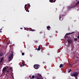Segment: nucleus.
<instances>
[{
    "instance_id": "nucleus-1",
    "label": "nucleus",
    "mask_w": 79,
    "mask_h": 79,
    "mask_svg": "<svg viewBox=\"0 0 79 79\" xmlns=\"http://www.w3.org/2000/svg\"><path fill=\"white\" fill-rule=\"evenodd\" d=\"M35 78L37 79H43L42 78V75L39 73L36 74L35 75Z\"/></svg>"
},
{
    "instance_id": "nucleus-2",
    "label": "nucleus",
    "mask_w": 79,
    "mask_h": 79,
    "mask_svg": "<svg viewBox=\"0 0 79 79\" xmlns=\"http://www.w3.org/2000/svg\"><path fill=\"white\" fill-rule=\"evenodd\" d=\"M13 53H11L10 54L9 56L8 57V61H11V60H13Z\"/></svg>"
},
{
    "instance_id": "nucleus-3",
    "label": "nucleus",
    "mask_w": 79,
    "mask_h": 79,
    "mask_svg": "<svg viewBox=\"0 0 79 79\" xmlns=\"http://www.w3.org/2000/svg\"><path fill=\"white\" fill-rule=\"evenodd\" d=\"M71 76L72 77H77L78 76V73L77 72L72 73Z\"/></svg>"
},
{
    "instance_id": "nucleus-4",
    "label": "nucleus",
    "mask_w": 79,
    "mask_h": 79,
    "mask_svg": "<svg viewBox=\"0 0 79 79\" xmlns=\"http://www.w3.org/2000/svg\"><path fill=\"white\" fill-rule=\"evenodd\" d=\"M40 66L39 64H36L34 65V68L36 69H39V68H40Z\"/></svg>"
},
{
    "instance_id": "nucleus-5",
    "label": "nucleus",
    "mask_w": 79,
    "mask_h": 79,
    "mask_svg": "<svg viewBox=\"0 0 79 79\" xmlns=\"http://www.w3.org/2000/svg\"><path fill=\"white\" fill-rule=\"evenodd\" d=\"M67 42L69 44H72L73 43L72 40L70 39L68 40Z\"/></svg>"
},
{
    "instance_id": "nucleus-6",
    "label": "nucleus",
    "mask_w": 79,
    "mask_h": 79,
    "mask_svg": "<svg viewBox=\"0 0 79 79\" xmlns=\"http://www.w3.org/2000/svg\"><path fill=\"white\" fill-rule=\"evenodd\" d=\"M27 4H26L25 5L24 8H25V10H26V11H27V12H29V10H28L29 9V7H28V8H27V10H26V6H27Z\"/></svg>"
},
{
    "instance_id": "nucleus-7",
    "label": "nucleus",
    "mask_w": 79,
    "mask_h": 79,
    "mask_svg": "<svg viewBox=\"0 0 79 79\" xmlns=\"http://www.w3.org/2000/svg\"><path fill=\"white\" fill-rule=\"evenodd\" d=\"M56 0H50L49 2H51V3H55V2H56Z\"/></svg>"
},
{
    "instance_id": "nucleus-8",
    "label": "nucleus",
    "mask_w": 79,
    "mask_h": 79,
    "mask_svg": "<svg viewBox=\"0 0 79 79\" xmlns=\"http://www.w3.org/2000/svg\"><path fill=\"white\" fill-rule=\"evenodd\" d=\"M30 30H28L29 31H35V30H34V29H32L31 28H30Z\"/></svg>"
},
{
    "instance_id": "nucleus-9",
    "label": "nucleus",
    "mask_w": 79,
    "mask_h": 79,
    "mask_svg": "<svg viewBox=\"0 0 79 79\" xmlns=\"http://www.w3.org/2000/svg\"><path fill=\"white\" fill-rule=\"evenodd\" d=\"M3 60H4V59L3 58H1L0 59V63H2V62L3 61Z\"/></svg>"
},
{
    "instance_id": "nucleus-10",
    "label": "nucleus",
    "mask_w": 79,
    "mask_h": 79,
    "mask_svg": "<svg viewBox=\"0 0 79 79\" xmlns=\"http://www.w3.org/2000/svg\"><path fill=\"white\" fill-rule=\"evenodd\" d=\"M47 28L48 30V31H50V29L51 28L50 27V26H48L47 27Z\"/></svg>"
},
{
    "instance_id": "nucleus-11",
    "label": "nucleus",
    "mask_w": 79,
    "mask_h": 79,
    "mask_svg": "<svg viewBox=\"0 0 79 79\" xmlns=\"http://www.w3.org/2000/svg\"><path fill=\"white\" fill-rule=\"evenodd\" d=\"M64 66V65L63 64H61L60 65L59 67L60 68H62Z\"/></svg>"
},
{
    "instance_id": "nucleus-12",
    "label": "nucleus",
    "mask_w": 79,
    "mask_h": 79,
    "mask_svg": "<svg viewBox=\"0 0 79 79\" xmlns=\"http://www.w3.org/2000/svg\"><path fill=\"white\" fill-rule=\"evenodd\" d=\"M6 68L5 67H4L2 71L3 72H4V71H6Z\"/></svg>"
},
{
    "instance_id": "nucleus-13",
    "label": "nucleus",
    "mask_w": 79,
    "mask_h": 79,
    "mask_svg": "<svg viewBox=\"0 0 79 79\" xmlns=\"http://www.w3.org/2000/svg\"><path fill=\"white\" fill-rule=\"evenodd\" d=\"M35 78V76H32L31 77H30V79H33Z\"/></svg>"
},
{
    "instance_id": "nucleus-14",
    "label": "nucleus",
    "mask_w": 79,
    "mask_h": 79,
    "mask_svg": "<svg viewBox=\"0 0 79 79\" xmlns=\"http://www.w3.org/2000/svg\"><path fill=\"white\" fill-rule=\"evenodd\" d=\"M3 55V53H0V56H2Z\"/></svg>"
},
{
    "instance_id": "nucleus-15",
    "label": "nucleus",
    "mask_w": 79,
    "mask_h": 79,
    "mask_svg": "<svg viewBox=\"0 0 79 79\" xmlns=\"http://www.w3.org/2000/svg\"><path fill=\"white\" fill-rule=\"evenodd\" d=\"M79 4V1L76 3V4L75 5V6H77V5H78Z\"/></svg>"
},
{
    "instance_id": "nucleus-16",
    "label": "nucleus",
    "mask_w": 79,
    "mask_h": 79,
    "mask_svg": "<svg viewBox=\"0 0 79 79\" xmlns=\"http://www.w3.org/2000/svg\"><path fill=\"white\" fill-rule=\"evenodd\" d=\"M73 34V33H66V35H69L70 34Z\"/></svg>"
},
{
    "instance_id": "nucleus-17",
    "label": "nucleus",
    "mask_w": 79,
    "mask_h": 79,
    "mask_svg": "<svg viewBox=\"0 0 79 79\" xmlns=\"http://www.w3.org/2000/svg\"><path fill=\"white\" fill-rule=\"evenodd\" d=\"M24 66V64H22L20 66L21 67H22V66Z\"/></svg>"
},
{
    "instance_id": "nucleus-18",
    "label": "nucleus",
    "mask_w": 79,
    "mask_h": 79,
    "mask_svg": "<svg viewBox=\"0 0 79 79\" xmlns=\"http://www.w3.org/2000/svg\"><path fill=\"white\" fill-rule=\"evenodd\" d=\"M74 41H77V38H76L74 39Z\"/></svg>"
},
{
    "instance_id": "nucleus-19",
    "label": "nucleus",
    "mask_w": 79,
    "mask_h": 79,
    "mask_svg": "<svg viewBox=\"0 0 79 79\" xmlns=\"http://www.w3.org/2000/svg\"><path fill=\"white\" fill-rule=\"evenodd\" d=\"M72 71V69H70L68 71V73H70V72Z\"/></svg>"
},
{
    "instance_id": "nucleus-20",
    "label": "nucleus",
    "mask_w": 79,
    "mask_h": 79,
    "mask_svg": "<svg viewBox=\"0 0 79 79\" xmlns=\"http://www.w3.org/2000/svg\"><path fill=\"white\" fill-rule=\"evenodd\" d=\"M41 49V48H40L39 47L38 48V50H39V51Z\"/></svg>"
},
{
    "instance_id": "nucleus-21",
    "label": "nucleus",
    "mask_w": 79,
    "mask_h": 79,
    "mask_svg": "<svg viewBox=\"0 0 79 79\" xmlns=\"http://www.w3.org/2000/svg\"><path fill=\"white\" fill-rule=\"evenodd\" d=\"M22 64H24V61L22 60Z\"/></svg>"
},
{
    "instance_id": "nucleus-22",
    "label": "nucleus",
    "mask_w": 79,
    "mask_h": 79,
    "mask_svg": "<svg viewBox=\"0 0 79 79\" xmlns=\"http://www.w3.org/2000/svg\"><path fill=\"white\" fill-rule=\"evenodd\" d=\"M61 16H59V19L60 21L61 20Z\"/></svg>"
},
{
    "instance_id": "nucleus-23",
    "label": "nucleus",
    "mask_w": 79,
    "mask_h": 79,
    "mask_svg": "<svg viewBox=\"0 0 79 79\" xmlns=\"http://www.w3.org/2000/svg\"><path fill=\"white\" fill-rule=\"evenodd\" d=\"M22 55H23V56L24 55V52L22 53Z\"/></svg>"
},
{
    "instance_id": "nucleus-24",
    "label": "nucleus",
    "mask_w": 79,
    "mask_h": 79,
    "mask_svg": "<svg viewBox=\"0 0 79 79\" xmlns=\"http://www.w3.org/2000/svg\"><path fill=\"white\" fill-rule=\"evenodd\" d=\"M73 8V7H71V6H70V7H69V9H71V8Z\"/></svg>"
},
{
    "instance_id": "nucleus-25",
    "label": "nucleus",
    "mask_w": 79,
    "mask_h": 79,
    "mask_svg": "<svg viewBox=\"0 0 79 79\" xmlns=\"http://www.w3.org/2000/svg\"><path fill=\"white\" fill-rule=\"evenodd\" d=\"M77 38L79 39V35L77 36Z\"/></svg>"
},
{
    "instance_id": "nucleus-26",
    "label": "nucleus",
    "mask_w": 79,
    "mask_h": 79,
    "mask_svg": "<svg viewBox=\"0 0 79 79\" xmlns=\"http://www.w3.org/2000/svg\"><path fill=\"white\" fill-rule=\"evenodd\" d=\"M9 72H10V71L9 70H7L6 71V73H9Z\"/></svg>"
},
{
    "instance_id": "nucleus-27",
    "label": "nucleus",
    "mask_w": 79,
    "mask_h": 79,
    "mask_svg": "<svg viewBox=\"0 0 79 79\" xmlns=\"http://www.w3.org/2000/svg\"><path fill=\"white\" fill-rule=\"evenodd\" d=\"M12 79H14V77L13 76H12Z\"/></svg>"
},
{
    "instance_id": "nucleus-28",
    "label": "nucleus",
    "mask_w": 79,
    "mask_h": 79,
    "mask_svg": "<svg viewBox=\"0 0 79 79\" xmlns=\"http://www.w3.org/2000/svg\"><path fill=\"white\" fill-rule=\"evenodd\" d=\"M68 64H69V65H70V66H71V64H70V63H68Z\"/></svg>"
},
{
    "instance_id": "nucleus-29",
    "label": "nucleus",
    "mask_w": 79,
    "mask_h": 79,
    "mask_svg": "<svg viewBox=\"0 0 79 79\" xmlns=\"http://www.w3.org/2000/svg\"><path fill=\"white\" fill-rule=\"evenodd\" d=\"M35 43H37V41H35Z\"/></svg>"
},
{
    "instance_id": "nucleus-30",
    "label": "nucleus",
    "mask_w": 79,
    "mask_h": 79,
    "mask_svg": "<svg viewBox=\"0 0 79 79\" xmlns=\"http://www.w3.org/2000/svg\"><path fill=\"white\" fill-rule=\"evenodd\" d=\"M40 34H42V31H41L40 32Z\"/></svg>"
},
{
    "instance_id": "nucleus-31",
    "label": "nucleus",
    "mask_w": 79,
    "mask_h": 79,
    "mask_svg": "<svg viewBox=\"0 0 79 79\" xmlns=\"http://www.w3.org/2000/svg\"><path fill=\"white\" fill-rule=\"evenodd\" d=\"M2 21H3V22H5V20H2Z\"/></svg>"
},
{
    "instance_id": "nucleus-32",
    "label": "nucleus",
    "mask_w": 79,
    "mask_h": 79,
    "mask_svg": "<svg viewBox=\"0 0 79 79\" xmlns=\"http://www.w3.org/2000/svg\"><path fill=\"white\" fill-rule=\"evenodd\" d=\"M28 5V6H29L30 7H31V5H30L29 4Z\"/></svg>"
},
{
    "instance_id": "nucleus-33",
    "label": "nucleus",
    "mask_w": 79,
    "mask_h": 79,
    "mask_svg": "<svg viewBox=\"0 0 79 79\" xmlns=\"http://www.w3.org/2000/svg\"><path fill=\"white\" fill-rule=\"evenodd\" d=\"M24 30H25L26 29V28L24 27Z\"/></svg>"
},
{
    "instance_id": "nucleus-34",
    "label": "nucleus",
    "mask_w": 79,
    "mask_h": 79,
    "mask_svg": "<svg viewBox=\"0 0 79 79\" xmlns=\"http://www.w3.org/2000/svg\"><path fill=\"white\" fill-rule=\"evenodd\" d=\"M2 28L1 29V31H0V32H2V31H1V30H2Z\"/></svg>"
},
{
    "instance_id": "nucleus-35",
    "label": "nucleus",
    "mask_w": 79,
    "mask_h": 79,
    "mask_svg": "<svg viewBox=\"0 0 79 79\" xmlns=\"http://www.w3.org/2000/svg\"><path fill=\"white\" fill-rule=\"evenodd\" d=\"M8 44H9V42H7V45H8Z\"/></svg>"
},
{
    "instance_id": "nucleus-36",
    "label": "nucleus",
    "mask_w": 79,
    "mask_h": 79,
    "mask_svg": "<svg viewBox=\"0 0 79 79\" xmlns=\"http://www.w3.org/2000/svg\"><path fill=\"white\" fill-rule=\"evenodd\" d=\"M36 50H38V48H36Z\"/></svg>"
},
{
    "instance_id": "nucleus-37",
    "label": "nucleus",
    "mask_w": 79,
    "mask_h": 79,
    "mask_svg": "<svg viewBox=\"0 0 79 79\" xmlns=\"http://www.w3.org/2000/svg\"><path fill=\"white\" fill-rule=\"evenodd\" d=\"M56 33H57L58 32V31H56Z\"/></svg>"
},
{
    "instance_id": "nucleus-38",
    "label": "nucleus",
    "mask_w": 79,
    "mask_h": 79,
    "mask_svg": "<svg viewBox=\"0 0 79 79\" xmlns=\"http://www.w3.org/2000/svg\"><path fill=\"white\" fill-rule=\"evenodd\" d=\"M23 29L22 28H21L20 29Z\"/></svg>"
},
{
    "instance_id": "nucleus-39",
    "label": "nucleus",
    "mask_w": 79,
    "mask_h": 79,
    "mask_svg": "<svg viewBox=\"0 0 79 79\" xmlns=\"http://www.w3.org/2000/svg\"><path fill=\"white\" fill-rule=\"evenodd\" d=\"M76 0V1H77V0Z\"/></svg>"
},
{
    "instance_id": "nucleus-40",
    "label": "nucleus",
    "mask_w": 79,
    "mask_h": 79,
    "mask_svg": "<svg viewBox=\"0 0 79 79\" xmlns=\"http://www.w3.org/2000/svg\"><path fill=\"white\" fill-rule=\"evenodd\" d=\"M28 36L29 37V35H28Z\"/></svg>"
}]
</instances>
